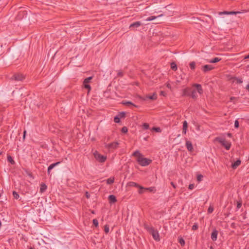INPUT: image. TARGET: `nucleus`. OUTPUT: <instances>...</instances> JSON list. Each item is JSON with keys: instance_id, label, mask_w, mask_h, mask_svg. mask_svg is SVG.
<instances>
[{"instance_id": "37", "label": "nucleus", "mask_w": 249, "mask_h": 249, "mask_svg": "<svg viewBox=\"0 0 249 249\" xmlns=\"http://www.w3.org/2000/svg\"><path fill=\"white\" fill-rule=\"evenodd\" d=\"M195 66H196V64L194 62H192L190 63V67L193 70L195 69Z\"/></svg>"}, {"instance_id": "53", "label": "nucleus", "mask_w": 249, "mask_h": 249, "mask_svg": "<svg viewBox=\"0 0 249 249\" xmlns=\"http://www.w3.org/2000/svg\"><path fill=\"white\" fill-rule=\"evenodd\" d=\"M88 192H86V196H87V198H89V196L88 195Z\"/></svg>"}, {"instance_id": "21", "label": "nucleus", "mask_w": 249, "mask_h": 249, "mask_svg": "<svg viewBox=\"0 0 249 249\" xmlns=\"http://www.w3.org/2000/svg\"><path fill=\"white\" fill-rule=\"evenodd\" d=\"M238 13V12H221L219 13V15H221L222 14H226V15H231V14H236Z\"/></svg>"}, {"instance_id": "23", "label": "nucleus", "mask_w": 249, "mask_h": 249, "mask_svg": "<svg viewBox=\"0 0 249 249\" xmlns=\"http://www.w3.org/2000/svg\"><path fill=\"white\" fill-rule=\"evenodd\" d=\"M220 60V58H219L218 57H216L213 59L209 60L208 62L210 63H217V62H219Z\"/></svg>"}, {"instance_id": "60", "label": "nucleus", "mask_w": 249, "mask_h": 249, "mask_svg": "<svg viewBox=\"0 0 249 249\" xmlns=\"http://www.w3.org/2000/svg\"><path fill=\"white\" fill-rule=\"evenodd\" d=\"M248 67H249V66H248Z\"/></svg>"}, {"instance_id": "4", "label": "nucleus", "mask_w": 249, "mask_h": 249, "mask_svg": "<svg viewBox=\"0 0 249 249\" xmlns=\"http://www.w3.org/2000/svg\"><path fill=\"white\" fill-rule=\"evenodd\" d=\"M215 140L218 142L220 143H221L222 146L225 147L226 150H228L230 149L231 146V143L226 141L225 139L219 137H216L215 138Z\"/></svg>"}, {"instance_id": "40", "label": "nucleus", "mask_w": 249, "mask_h": 249, "mask_svg": "<svg viewBox=\"0 0 249 249\" xmlns=\"http://www.w3.org/2000/svg\"><path fill=\"white\" fill-rule=\"evenodd\" d=\"M242 206V202L241 201H237V209H240Z\"/></svg>"}, {"instance_id": "16", "label": "nucleus", "mask_w": 249, "mask_h": 249, "mask_svg": "<svg viewBox=\"0 0 249 249\" xmlns=\"http://www.w3.org/2000/svg\"><path fill=\"white\" fill-rule=\"evenodd\" d=\"M142 25V23L140 21H137V22H134L132 24H131L130 25V27L129 28H132L133 27L134 28H137V27H140L141 25Z\"/></svg>"}, {"instance_id": "39", "label": "nucleus", "mask_w": 249, "mask_h": 249, "mask_svg": "<svg viewBox=\"0 0 249 249\" xmlns=\"http://www.w3.org/2000/svg\"><path fill=\"white\" fill-rule=\"evenodd\" d=\"M142 127L144 129H147L149 128V124L147 123H144L142 125Z\"/></svg>"}, {"instance_id": "48", "label": "nucleus", "mask_w": 249, "mask_h": 249, "mask_svg": "<svg viewBox=\"0 0 249 249\" xmlns=\"http://www.w3.org/2000/svg\"><path fill=\"white\" fill-rule=\"evenodd\" d=\"M26 133V131L25 130H24V133H23V138L24 139L25 138Z\"/></svg>"}, {"instance_id": "3", "label": "nucleus", "mask_w": 249, "mask_h": 249, "mask_svg": "<svg viewBox=\"0 0 249 249\" xmlns=\"http://www.w3.org/2000/svg\"><path fill=\"white\" fill-rule=\"evenodd\" d=\"M137 161L142 166H146L149 165L152 162V160L146 158H143V156L141 157L137 158Z\"/></svg>"}, {"instance_id": "58", "label": "nucleus", "mask_w": 249, "mask_h": 249, "mask_svg": "<svg viewBox=\"0 0 249 249\" xmlns=\"http://www.w3.org/2000/svg\"><path fill=\"white\" fill-rule=\"evenodd\" d=\"M1 154V152H0V155Z\"/></svg>"}, {"instance_id": "33", "label": "nucleus", "mask_w": 249, "mask_h": 249, "mask_svg": "<svg viewBox=\"0 0 249 249\" xmlns=\"http://www.w3.org/2000/svg\"><path fill=\"white\" fill-rule=\"evenodd\" d=\"M122 133H126L128 131V129L126 126H124L121 129Z\"/></svg>"}, {"instance_id": "57", "label": "nucleus", "mask_w": 249, "mask_h": 249, "mask_svg": "<svg viewBox=\"0 0 249 249\" xmlns=\"http://www.w3.org/2000/svg\"><path fill=\"white\" fill-rule=\"evenodd\" d=\"M29 249H34L33 248H30Z\"/></svg>"}, {"instance_id": "26", "label": "nucleus", "mask_w": 249, "mask_h": 249, "mask_svg": "<svg viewBox=\"0 0 249 249\" xmlns=\"http://www.w3.org/2000/svg\"><path fill=\"white\" fill-rule=\"evenodd\" d=\"M178 242L180 244L181 246H184L185 245V241L182 237L178 238Z\"/></svg>"}, {"instance_id": "2", "label": "nucleus", "mask_w": 249, "mask_h": 249, "mask_svg": "<svg viewBox=\"0 0 249 249\" xmlns=\"http://www.w3.org/2000/svg\"><path fill=\"white\" fill-rule=\"evenodd\" d=\"M145 229L149 232L152 235L153 238L157 241L160 240L159 233L157 230H155L152 227L145 226Z\"/></svg>"}, {"instance_id": "1", "label": "nucleus", "mask_w": 249, "mask_h": 249, "mask_svg": "<svg viewBox=\"0 0 249 249\" xmlns=\"http://www.w3.org/2000/svg\"><path fill=\"white\" fill-rule=\"evenodd\" d=\"M194 86L195 87V89L193 90H191L188 88L184 89L182 95L183 96H190L193 99H196L197 97L196 91L201 94L203 92V89L199 84H195Z\"/></svg>"}, {"instance_id": "10", "label": "nucleus", "mask_w": 249, "mask_h": 249, "mask_svg": "<svg viewBox=\"0 0 249 249\" xmlns=\"http://www.w3.org/2000/svg\"><path fill=\"white\" fill-rule=\"evenodd\" d=\"M186 146L189 152H192L193 151V146L190 141L187 140L186 141Z\"/></svg>"}, {"instance_id": "20", "label": "nucleus", "mask_w": 249, "mask_h": 249, "mask_svg": "<svg viewBox=\"0 0 249 249\" xmlns=\"http://www.w3.org/2000/svg\"><path fill=\"white\" fill-rule=\"evenodd\" d=\"M132 156L138 158V157H141L142 155L140 152L139 150H136L133 153Z\"/></svg>"}, {"instance_id": "29", "label": "nucleus", "mask_w": 249, "mask_h": 249, "mask_svg": "<svg viewBox=\"0 0 249 249\" xmlns=\"http://www.w3.org/2000/svg\"><path fill=\"white\" fill-rule=\"evenodd\" d=\"M143 189H145V190L149 191L150 192H155L156 191L155 187H151L146 188H144Z\"/></svg>"}, {"instance_id": "43", "label": "nucleus", "mask_w": 249, "mask_h": 249, "mask_svg": "<svg viewBox=\"0 0 249 249\" xmlns=\"http://www.w3.org/2000/svg\"><path fill=\"white\" fill-rule=\"evenodd\" d=\"M198 229V226L196 224H194L192 226V230L194 231Z\"/></svg>"}, {"instance_id": "17", "label": "nucleus", "mask_w": 249, "mask_h": 249, "mask_svg": "<svg viewBox=\"0 0 249 249\" xmlns=\"http://www.w3.org/2000/svg\"><path fill=\"white\" fill-rule=\"evenodd\" d=\"M123 104L125 105V107H137L133 104L132 103H131V102H124Z\"/></svg>"}, {"instance_id": "49", "label": "nucleus", "mask_w": 249, "mask_h": 249, "mask_svg": "<svg viewBox=\"0 0 249 249\" xmlns=\"http://www.w3.org/2000/svg\"><path fill=\"white\" fill-rule=\"evenodd\" d=\"M167 87L168 88H169V89H171V86H170V85L169 84H168L167 85Z\"/></svg>"}, {"instance_id": "56", "label": "nucleus", "mask_w": 249, "mask_h": 249, "mask_svg": "<svg viewBox=\"0 0 249 249\" xmlns=\"http://www.w3.org/2000/svg\"><path fill=\"white\" fill-rule=\"evenodd\" d=\"M210 249H213V248L212 247H211Z\"/></svg>"}, {"instance_id": "24", "label": "nucleus", "mask_w": 249, "mask_h": 249, "mask_svg": "<svg viewBox=\"0 0 249 249\" xmlns=\"http://www.w3.org/2000/svg\"><path fill=\"white\" fill-rule=\"evenodd\" d=\"M114 178L113 177L110 178L107 180V183L108 184H112L114 182Z\"/></svg>"}, {"instance_id": "28", "label": "nucleus", "mask_w": 249, "mask_h": 249, "mask_svg": "<svg viewBox=\"0 0 249 249\" xmlns=\"http://www.w3.org/2000/svg\"><path fill=\"white\" fill-rule=\"evenodd\" d=\"M171 68L172 70L174 71H176L177 70V67L176 64L174 62H172L171 64Z\"/></svg>"}, {"instance_id": "27", "label": "nucleus", "mask_w": 249, "mask_h": 249, "mask_svg": "<svg viewBox=\"0 0 249 249\" xmlns=\"http://www.w3.org/2000/svg\"><path fill=\"white\" fill-rule=\"evenodd\" d=\"M13 196L14 198H15L16 199H18L19 197V195L16 191L13 192Z\"/></svg>"}, {"instance_id": "11", "label": "nucleus", "mask_w": 249, "mask_h": 249, "mask_svg": "<svg viewBox=\"0 0 249 249\" xmlns=\"http://www.w3.org/2000/svg\"><path fill=\"white\" fill-rule=\"evenodd\" d=\"M217 234L218 231L214 230L211 234V239L213 241H215L217 240Z\"/></svg>"}, {"instance_id": "52", "label": "nucleus", "mask_w": 249, "mask_h": 249, "mask_svg": "<svg viewBox=\"0 0 249 249\" xmlns=\"http://www.w3.org/2000/svg\"><path fill=\"white\" fill-rule=\"evenodd\" d=\"M228 136L230 137H231V133H228Z\"/></svg>"}, {"instance_id": "22", "label": "nucleus", "mask_w": 249, "mask_h": 249, "mask_svg": "<svg viewBox=\"0 0 249 249\" xmlns=\"http://www.w3.org/2000/svg\"><path fill=\"white\" fill-rule=\"evenodd\" d=\"M116 116H118L120 119L124 118L125 116V112L124 111L120 112Z\"/></svg>"}, {"instance_id": "55", "label": "nucleus", "mask_w": 249, "mask_h": 249, "mask_svg": "<svg viewBox=\"0 0 249 249\" xmlns=\"http://www.w3.org/2000/svg\"><path fill=\"white\" fill-rule=\"evenodd\" d=\"M139 193L140 194H142L143 192H142V191L140 190V191H139Z\"/></svg>"}, {"instance_id": "25", "label": "nucleus", "mask_w": 249, "mask_h": 249, "mask_svg": "<svg viewBox=\"0 0 249 249\" xmlns=\"http://www.w3.org/2000/svg\"><path fill=\"white\" fill-rule=\"evenodd\" d=\"M7 160L12 164H15V161L13 160V159H12V158L11 156H8L7 157Z\"/></svg>"}, {"instance_id": "32", "label": "nucleus", "mask_w": 249, "mask_h": 249, "mask_svg": "<svg viewBox=\"0 0 249 249\" xmlns=\"http://www.w3.org/2000/svg\"><path fill=\"white\" fill-rule=\"evenodd\" d=\"M233 82H236V83H242V81L241 79H238L237 78H234Z\"/></svg>"}, {"instance_id": "8", "label": "nucleus", "mask_w": 249, "mask_h": 249, "mask_svg": "<svg viewBox=\"0 0 249 249\" xmlns=\"http://www.w3.org/2000/svg\"><path fill=\"white\" fill-rule=\"evenodd\" d=\"M157 98V94L155 93H153L152 94L147 95L145 97V100L147 101H153Z\"/></svg>"}, {"instance_id": "50", "label": "nucleus", "mask_w": 249, "mask_h": 249, "mask_svg": "<svg viewBox=\"0 0 249 249\" xmlns=\"http://www.w3.org/2000/svg\"><path fill=\"white\" fill-rule=\"evenodd\" d=\"M160 94L163 96H165V94L163 91H161Z\"/></svg>"}, {"instance_id": "35", "label": "nucleus", "mask_w": 249, "mask_h": 249, "mask_svg": "<svg viewBox=\"0 0 249 249\" xmlns=\"http://www.w3.org/2000/svg\"><path fill=\"white\" fill-rule=\"evenodd\" d=\"M132 184L134 186H136L137 187H139L140 189H143L144 188L140 185H139V184H138L137 183H135V182H132Z\"/></svg>"}, {"instance_id": "54", "label": "nucleus", "mask_w": 249, "mask_h": 249, "mask_svg": "<svg viewBox=\"0 0 249 249\" xmlns=\"http://www.w3.org/2000/svg\"><path fill=\"white\" fill-rule=\"evenodd\" d=\"M245 59L249 58V54L247 56H246L245 58Z\"/></svg>"}, {"instance_id": "46", "label": "nucleus", "mask_w": 249, "mask_h": 249, "mask_svg": "<svg viewBox=\"0 0 249 249\" xmlns=\"http://www.w3.org/2000/svg\"><path fill=\"white\" fill-rule=\"evenodd\" d=\"M171 184L174 188H175V189L176 188V185L174 184V183L173 182H171Z\"/></svg>"}, {"instance_id": "36", "label": "nucleus", "mask_w": 249, "mask_h": 249, "mask_svg": "<svg viewBox=\"0 0 249 249\" xmlns=\"http://www.w3.org/2000/svg\"><path fill=\"white\" fill-rule=\"evenodd\" d=\"M114 121L116 123H119L120 122V119L118 117V116H115L114 118Z\"/></svg>"}, {"instance_id": "9", "label": "nucleus", "mask_w": 249, "mask_h": 249, "mask_svg": "<svg viewBox=\"0 0 249 249\" xmlns=\"http://www.w3.org/2000/svg\"><path fill=\"white\" fill-rule=\"evenodd\" d=\"M17 81H21L24 78V76L22 74H17L14 75L12 78Z\"/></svg>"}, {"instance_id": "41", "label": "nucleus", "mask_w": 249, "mask_h": 249, "mask_svg": "<svg viewBox=\"0 0 249 249\" xmlns=\"http://www.w3.org/2000/svg\"><path fill=\"white\" fill-rule=\"evenodd\" d=\"M203 176L201 175H199L197 176V179L198 181H200L202 180V178H203Z\"/></svg>"}, {"instance_id": "51", "label": "nucleus", "mask_w": 249, "mask_h": 249, "mask_svg": "<svg viewBox=\"0 0 249 249\" xmlns=\"http://www.w3.org/2000/svg\"><path fill=\"white\" fill-rule=\"evenodd\" d=\"M246 89L249 91V85H248L246 87Z\"/></svg>"}, {"instance_id": "19", "label": "nucleus", "mask_w": 249, "mask_h": 249, "mask_svg": "<svg viewBox=\"0 0 249 249\" xmlns=\"http://www.w3.org/2000/svg\"><path fill=\"white\" fill-rule=\"evenodd\" d=\"M163 16V15H159V16L158 17H156V16H151V17H150L148 18H147L145 20L147 21H151V20H153L157 18H160V17H161Z\"/></svg>"}, {"instance_id": "18", "label": "nucleus", "mask_w": 249, "mask_h": 249, "mask_svg": "<svg viewBox=\"0 0 249 249\" xmlns=\"http://www.w3.org/2000/svg\"><path fill=\"white\" fill-rule=\"evenodd\" d=\"M47 185L45 183H42L40 185V192L42 193L47 189Z\"/></svg>"}, {"instance_id": "14", "label": "nucleus", "mask_w": 249, "mask_h": 249, "mask_svg": "<svg viewBox=\"0 0 249 249\" xmlns=\"http://www.w3.org/2000/svg\"><path fill=\"white\" fill-rule=\"evenodd\" d=\"M108 200L110 203H114L117 201L116 198L114 195H109L108 196Z\"/></svg>"}, {"instance_id": "12", "label": "nucleus", "mask_w": 249, "mask_h": 249, "mask_svg": "<svg viewBox=\"0 0 249 249\" xmlns=\"http://www.w3.org/2000/svg\"><path fill=\"white\" fill-rule=\"evenodd\" d=\"M60 162H57L53 164H51L48 168V174H50L51 170L53 169L55 166L58 165Z\"/></svg>"}, {"instance_id": "30", "label": "nucleus", "mask_w": 249, "mask_h": 249, "mask_svg": "<svg viewBox=\"0 0 249 249\" xmlns=\"http://www.w3.org/2000/svg\"><path fill=\"white\" fill-rule=\"evenodd\" d=\"M188 126V124L186 121H184L183 123L182 129H187Z\"/></svg>"}, {"instance_id": "31", "label": "nucleus", "mask_w": 249, "mask_h": 249, "mask_svg": "<svg viewBox=\"0 0 249 249\" xmlns=\"http://www.w3.org/2000/svg\"><path fill=\"white\" fill-rule=\"evenodd\" d=\"M109 231V226L107 225H106L104 227V231L106 233H108Z\"/></svg>"}, {"instance_id": "44", "label": "nucleus", "mask_w": 249, "mask_h": 249, "mask_svg": "<svg viewBox=\"0 0 249 249\" xmlns=\"http://www.w3.org/2000/svg\"><path fill=\"white\" fill-rule=\"evenodd\" d=\"M234 126L235 128L239 127V122L237 120H236L234 123Z\"/></svg>"}, {"instance_id": "38", "label": "nucleus", "mask_w": 249, "mask_h": 249, "mask_svg": "<svg viewBox=\"0 0 249 249\" xmlns=\"http://www.w3.org/2000/svg\"><path fill=\"white\" fill-rule=\"evenodd\" d=\"M93 224L95 227H97L98 226V221L96 219H94L93 220Z\"/></svg>"}, {"instance_id": "6", "label": "nucleus", "mask_w": 249, "mask_h": 249, "mask_svg": "<svg viewBox=\"0 0 249 249\" xmlns=\"http://www.w3.org/2000/svg\"><path fill=\"white\" fill-rule=\"evenodd\" d=\"M119 145L118 142H113L108 144H106L105 147L109 150H113L116 149Z\"/></svg>"}, {"instance_id": "5", "label": "nucleus", "mask_w": 249, "mask_h": 249, "mask_svg": "<svg viewBox=\"0 0 249 249\" xmlns=\"http://www.w3.org/2000/svg\"><path fill=\"white\" fill-rule=\"evenodd\" d=\"M95 158L100 162H104L107 159V157L99 154L97 151L94 153Z\"/></svg>"}, {"instance_id": "7", "label": "nucleus", "mask_w": 249, "mask_h": 249, "mask_svg": "<svg viewBox=\"0 0 249 249\" xmlns=\"http://www.w3.org/2000/svg\"><path fill=\"white\" fill-rule=\"evenodd\" d=\"M91 79H92V77H89L88 78H87L84 80V82H83L84 87L86 89H88V93H89V92L91 89V88H90V86L89 85V83L90 82Z\"/></svg>"}, {"instance_id": "15", "label": "nucleus", "mask_w": 249, "mask_h": 249, "mask_svg": "<svg viewBox=\"0 0 249 249\" xmlns=\"http://www.w3.org/2000/svg\"><path fill=\"white\" fill-rule=\"evenodd\" d=\"M241 160H237L236 161L233 163L231 165V167L233 169H236L237 168L238 166H239L241 164Z\"/></svg>"}, {"instance_id": "45", "label": "nucleus", "mask_w": 249, "mask_h": 249, "mask_svg": "<svg viewBox=\"0 0 249 249\" xmlns=\"http://www.w3.org/2000/svg\"><path fill=\"white\" fill-rule=\"evenodd\" d=\"M194 184H191L189 185V187H188L189 189L192 190L193 189H194Z\"/></svg>"}, {"instance_id": "13", "label": "nucleus", "mask_w": 249, "mask_h": 249, "mask_svg": "<svg viewBox=\"0 0 249 249\" xmlns=\"http://www.w3.org/2000/svg\"><path fill=\"white\" fill-rule=\"evenodd\" d=\"M213 69V67L209 65H206L203 67V70L204 72H207L208 71H211Z\"/></svg>"}, {"instance_id": "42", "label": "nucleus", "mask_w": 249, "mask_h": 249, "mask_svg": "<svg viewBox=\"0 0 249 249\" xmlns=\"http://www.w3.org/2000/svg\"><path fill=\"white\" fill-rule=\"evenodd\" d=\"M213 211V208L212 207L210 206L208 209V212L209 213H212Z\"/></svg>"}, {"instance_id": "34", "label": "nucleus", "mask_w": 249, "mask_h": 249, "mask_svg": "<svg viewBox=\"0 0 249 249\" xmlns=\"http://www.w3.org/2000/svg\"><path fill=\"white\" fill-rule=\"evenodd\" d=\"M152 130H154L156 132H161V129L160 127H154L152 128Z\"/></svg>"}, {"instance_id": "59", "label": "nucleus", "mask_w": 249, "mask_h": 249, "mask_svg": "<svg viewBox=\"0 0 249 249\" xmlns=\"http://www.w3.org/2000/svg\"><path fill=\"white\" fill-rule=\"evenodd\" d=\"M248 160H249V158H248Z\"/></svg>"}, {"instance_id": "47", "label": "nucleus", "mask_w": 249, "mask_h": 249, "mask_svg": "<svg viewBox=\"0 0 249 249\" xmlns=\"http://www.w3.org/2000/svg\"><path fill=\"white\" fill-rule=\"evenodd\" d=\"M187 131V129H182V133L184 134H186Z\"/></svg>"}]
</instances>
